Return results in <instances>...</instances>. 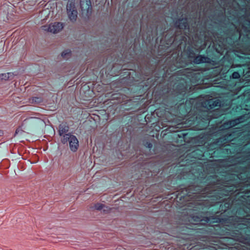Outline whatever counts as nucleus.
<instances>
[{
  "label": "nucleus",
  "mask_w": 250,
  "mask_h": 250,
  "mask_svg": "<svg viewBox=\"0 0 250 250\" xmlns=\"http://www.w3.org/2000/svg\"><path fill=\"white\" fill-rule=\"evenodd\" d=\"M105 206L104 204L101 203H97L93 205L92 208L97 210H101L104 208Z\"/></svg>",
  "instance_id": "obj_9"
},
{
  "label": "nucleus",
  "mask_w": 250,
  "mask_h": 250,
  "mask_svg": "<svg viewBox=\"0 0 250 250\" xmlns=\"http://www.w3.org/2000/svg\"><path fill=\"white\" fill-rule=\"evenodd\" d=\"M12 76V74L10 73L0 74V80H8Z\"/></svg>",
  "instance_id": "obj_11"
},
{
  "label": "nucleus",
  "mask_w": 250,
  "mask_h": 250,
  "mask_svg": "<svg viewBox=\"0 0 250 250\" xmlns=\"http://www.w3.org/2000/svg\"><path fill=\"white\" fill-rule=\"evenodd\" d=\"M21 131H22V130L19 128L16 130L15 134H18V133H20V132H21Z\"/></svg>",
  "instance_id": "obj_14"
},
{
  "label": "nucleus",
  "mask_w": 250,
  "mask_h": 250,
  "mask_svg": "<svg viewBox=\"0 0 250 250\" xmlns=\"http://www.w3.org/2000/svg\"><path fill=\"white\" fill-rule=\"evenodd\" d=\"M69 67H70L69 65H68V64L66 65L64 67V68H63V71H64L65 72H69V71L68 69H69Z\"/></svg>",
  "instance_id": "obj_13"
},
{
  "label": "nucleus",
  "mask_w": 250,
  "mask_h": 250,
  "mask_svg": "<svg viewBox=\"0 0 250 250\" xmlns=\"http://www.w3.org/2000/svg\"><path fill=\"white\" fill-rule=\"evenodd\" d=\"M237 75V73H233V77H236V76Z\"/></svg>",
  "instance_id": "obj_15"
},
{
  "label": "nucleus",
  "mask_w": 250,
  "mask_h": 250,
  "mask_svg": "<svg viewBox=\"0 0 250 250\" xmlns=\"http://www.w3.org/2000/svg\"><path fill=\"white\" fill-rule=\"evenodd\" d=\"M80 5L82 10L83 12H88L91 7L90 0H81Z\"/></svg>",
  "instance_id": "obj_5"
},
{
  "label": "nucleus",
  "mask_w": 250,
  "mask_h": 250,
  "mask_svg": "<svg viewBox=\"0 0 250 250\" xmlns=\"http://www.w3.org/2000/svg\"><path fill=\"white\" fill-rule=\"evenodd\" d=\"M42 30L52 33H57L61 31L63 28V25L59 22H55L49 25H44L41 27Z\"/></svg>",
  "instance_id": "obj_3"
},
{
  "label": "nucleus",
  "mask_w": 250,
  "mask_h": 250,
  "mask_svg": "<svg viewBox=\"0 0 250 250\" xmlns=\"http://www.w3.org/2000/svg\"><path fill=\"white\" fill-rule=\"evenodd\" d=\"M176 25L181 29L185 28L187 26L186 20L184 19L179 20L176 22Z\"/></svg>",
  "instance_id": "obj_10"
},
{
  "label": "nucleus",
  "mask_w": 250,
  "mask_h": 250,
  "mask_svg": "<svg viewBox=\"0 0 250 250\" xmlns=\"http://www.w3.org/2000/svg\"><path fill=\"white\" fill-rule=\"evenodd\" d=\"M44 122L40 118L30 117L25 119L22 122L21 127L26 132H28L33 129L38 128L45 125Z\"/></svg>",
  "instance_id": "obj_1"
},
{
  "label": "nucleus",
  "mask_w": 250,
  "mask_h": 250,
  "mask_svg": "<svg viewBox=\"0 0 250 250\" xmlns=\"http://www.w3.org/2000/svg\"><path fill=\"white\" fill-rule=\"evenodd\" d=\"M66 9L69 19L72 22L75 21L77 18L78 13L74 3L72 2L68 3L67 5Z\"/></svg>",
  "instance_id": "obj_4"
},
{
  "label": "nucleus",
  "mask_w": 250,
  "mask_h": 250,
  "mask_svg": "<svg viewBox=\"0 0 250 250\" xmlns=\"http://www.w3.org/2000/svg\"><path fill=\"white\" fill-rule=\"evenodd\" d=\"M208 60L209 59L207 58L204 57L202 56H199L195 58L194 59V62L196 63L207 62H208Z\"/></svg>",
  "instance_id": "obj_8"
},
{
  "label": "nucleus",
  "mask_w": 250,
  "mask_h": 250,
  "mask_svg": "<svg viewBox=\"0 0 250 250\" xmlns=\"http://www.w3.org/2000/svg\"><path fill=\"white\" fill-rule=\"evenodd\" d=\"M214 103L215 102H214L212 99H209L204 102V103L203 104V105L207 108H211L217 105V104H215Z\"/></svg>",
  "instance_id": "obj_6"
},
{
  "label": "nucleus",
  "mask_w": 250,
  "mask_h": 250,
  "mask_svg": "<svg viewBox=\"0 0 250 250\" xmlns=\"http://www.w3.org/2000/svg\"><path fill=\"white\" fill-rule=\"evenodd\" d=\"M62 57L65 59H67L71 56V51L69 50H65L62 53Z\"/></svg>",
  "instance_id": "obj_12"
},
{
  "label": "nucleus",
  "mask_w": 250,
  "mask_h": 250,
  "mask_svg": "<svg viewBox=\"0 0 250 250\" xmlns=\"http://www.w3.org/2000/svg\"><path fill=\"white\" fill-rule=\"evenodd\" d=\"M62 142L63 144L69 143L70 150L73 152H76L79 147V141L74 135L67 134L63 136Z\"/></svg>",
  "instance_id": "obj_2"
},
{
  "label": "nucleus",
  "mask_w": 250,
  "mask_h": 250,
  "mask_svg": "<svg viewBox=\"0 0 250 250\" xmlns=\"http://www.w3.org/2000/svg\"><path fill=\"white\" fill-rule=\"evenodd\" d=\"M68 130V127L67 126L64 125H60L59 126V133L60 136H62L63 139V136L65 135L66 133Z\"/></svg>",
  "instance_id": "obj_7"
},
{
  "label": "nucleus",
  "mask_w": 250,
  "mask_h": 250,
  "mask_svg": "<svg viewBox=\"0 0 250 250\" xmlns=\"http://www.w3.org/2000/svg\"><path fill=\"white\" fill-rule=\"evenodd\" d=\"M2 133V131L0 130V135Z\"/></svg>",
  "instance_id": "obj_16"
}]
</instances>
